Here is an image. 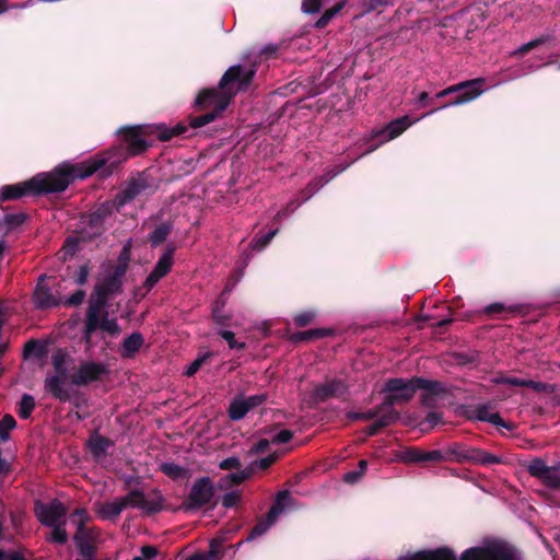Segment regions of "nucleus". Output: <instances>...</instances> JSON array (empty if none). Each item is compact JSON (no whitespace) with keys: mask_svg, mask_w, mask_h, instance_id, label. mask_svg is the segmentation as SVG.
I'll return each instance as SVG.
<instances>
[{"mask_svg":"<svg viewBox=\"0 0 560 560\" xmlns=\"http://www.w3.org/2000/svg\"><path fill=\"white\" fill-rule=\"evenodd\" d=\"M459 560H520L517 550L505 542L466 549Z\"/></svg>","mask_w":560,"mask_h":560,"instance_id":"nucleus-9","label":"nucleus"},{"mask_svg":"<svg viewBox=\"0 0 560 560\" xmlns=\"http://www.w3.org/2000/svg\"><path fill=\"white\" fill-rule=\"evenodd\" d=\"M113 445L114 442L109 438L100 435L97 432L93 433L88 440L90 452L95 458L104 456Z\"/></svg>","mask_w":560,"mask_h":560,"instance_id":"nucleus-28","label":"nucleus"},{"mask_svg":"<svg viewBox=\"0 0 560 560\" xmlns=\"http://www.w3.org/2000/svg\"><path fill=\"white\" fill-rule=\"evenodd\" d=\"M255 74V65L249 67L234 65L221 77L219 81V89L224 91H235L236 94L238 90L246 89L252 84Z\"/></svg>","mask_w":560,"mask_h":560,"instance_id":"nucleus-12","label":"nucleus"},{"mask_svg":"<svg viewBox=\"0 0 560 560\" xmlns=\"http://www.w3.org/2000/svg\"><path fill=\"white\" fill-rule=\"evenodd\" d=\"M316 317L314 311L307 310L294 315L293 320L298 327H305L310 325Z\"/></svg>","mask_w":560,"mask_h":560,"instance_id":"nucleus-49","label":"nucleus"},{"mask_svg":"<svg viewBox=\"0 0 560 560\" xmlns=\"http://www.w3.org/2000/svg\"><path fill=\"white\" fill-rule=\"evenodd\" d=\"M174 252L175 247L168 246L162 254V256L159 258L153 268L163 277H165L172 270V267L174 265Z\"/></svg>","mask_w":560,"mask_h":560,"instance_id":"nucleus-34","label":"nucleus"},{"mask_svg":"<svg viewBox=\"0 0 560 560\" xmlns=\"http://www.w3.org/2000/svg\"><path fill=\"white\" fill-rule=\"evenodd\" d=\"M278 459V454L277 453H273V454H270L266 457H262L260 459H257L255 460L252 465L261 469V470H266L268 469L272 464H275Z\"/></svg>","mask_w":560,"mask_h":560,"instance_id":"nucleus-59","label":"nucleus"},{"mask_svg":"<svg viewBox=\"0 0 560 560\" xmlns=\"http://www.w3.org/2000/svg\"><path fill=\"white\" fill-rule=\"evenodd\" d=\"M214 483L210 477H200L192 483L187 498L182 502L180 509L184 512L198 511L212 502L214 498Z\"/></svg>","mask_w":560,"mask_h":560,"instance_id":"nucleus-10","label":"nucleus"},{"mask_svg":"<svg viewBox=\"0 0 560 560\" xmlns=\"http://www.w3.org/2000/svg\"><path fill=\"white\" fill-rule=\"evenodd\" d=\"M420 451H421V448H419V447H407L401 453V460L404 463L419 464L420 463Z\"/></svg>","mask_w":560,"mask_h":560,"instance_id":"nucleus-56","label":"nucleus"},{"mask_svg":"<svg viewBox=\"0 0 560 560\" xmlns=\"http://www.w3.org/2000/svg\"><path fill=\"white\" fill-rule=\"evenodd\" d=\"M23 352L25 358L34 354L36 358L40 359L46 354V348L38 340L31 339L24 345Z\"/></svg>","mask_w":560,"mask_h":560,"instance_id":"nucleus-43","label":"nucleus"},{"mask_svg":"<svg viewBox=\"0 0 560 560\" xmlns=\"http://www.w3.org/2000/svg\"><path fill=\"white\" fill-rule=\"evenodd\" d=\"M235 91H224L218 88L201 89L194 102L196 110L202 112L200 115H189L185 120L177 122L173 127L164 124L155 126L154 132L160 141H170L174 137L190 138L192 132L210 122L222 117Z\"/></svg>","mask_w":560,"mask_h":560,"instance_id":"nucleus-2","label":"nucleus"},{"mask_svg":"<svg viewBox=\"0 0 560 560\" xmlns=\"http://www.w3.org/2000/svg\"><path fill=\"white\" fill-rule=\"evenodd\" d=\"M332 330L329 328H315L308 329L304 331L293 332L290 337V340L294 343L298 342H306L312 340L322 339L324 337L330 336Z\"/></svg>","mask_w":560,"mask_h":560,"instance_id":"nucleus-30","label":"nucleus"},{"mask_svg":"<svg viewBox=\"0 0 560 560\" xmlns=\"http://www.w3.org/2000/svg\"><path fill=\"white\" fill-rule=\"evenodd\" d=\"M16 427V421L11 415H5L0 420V439L8 441L10 438L9 432Z\"/></svg>","mask_w":560,"mask_h":560,"instance_id":"nucleus-46","label":"nucleus"},{"mask_svg":"<svg viewBox=\"0 0 560 560\" xmlns=\"http://www.w3.org/2000/svg\"><path fill=\"white\" fill-rule=\"evenodd\" d=\"M124 504L119 498L113 502H106L100 506L97 514L102 520L115 521L120 513L125 510Z\"/></svg>","mask_w":560,"mask_h":560,"instance_id":"nucleus-31","label":"nucleus"},{"mask_svg":"<svg viewBox=\"0 0 560 560\" xmlns=\"http://www.w3.org/2000/svg\"><path fill=\"white\" fill-rule=\"evenodd\" d=\"M322 0H303L302 11L307 14L317 13L320 10Z\"/></svg>","mask_w":560,"mask_h":560,"instance_id":"nucleus-63","label":"nucleus"},{"mask_svg":"<svg viewBox=\"0 0 560 560\" xmlns=\"http://www.w3.org/2000/svg\"><path fill=\"white\" fill-rule=\"evenodd\" d=\"M553 39L552 35H541L526 44L520 46L514 52L513 56H524L530 50L538 48Z\"/></svg>","mask_w":560,"mask_h":560,"instance_id":"nucleus-39","label":"nucleus"},{"mask_svg":"<svg viewBox=\"0 0 560 560\" xmlns=\"http://www.w3.org/2000/svg\"><path fill=\"white\" fill-rule=\"evenodd\" d=\"M35 407L36 402L34 397L30 394H23L18 408L19 417L23 420L30 419Z\"/></svg>","mask_w":560,"mask_h":560,"instance_id":"nucleus-38","label":"nucleus"},{"mask_svg":"<svg viewBox=\"0 0 560 560\" xmlns=\"http://www.w3.org/2000/svg\"><path fill=\"white\" fill-rule=\"evenodd\" d=\"M442 462H454L458 464H474L481 466H491L503 464L501 456L491 454L482 448L467 446L462 443H452L439 450Z\"/></svg>","mask_w":560,"mask_h":560,"instance_id":"nucleus-4","label":"nucleus"},{"mask_svg":"<svg viewBox=\"0 0 560 560\" xmlns=\"http://www.w3.org/2000/svg\"><path fill=\"white\" fill-rule=\"evenodd\" d=\"M348 393L349 387L342 380L332 378L325 383L317 384L312 392V398L316 402H324L330 398L345 399Z\"/></svg>","mask_w":560,"mask_h":560,"instance_id":"nucleus-17","label":"nucleus"},{"mask_svg":"<svg viewBox=\"0 0 560 560\" xmlns=\"http://www.w3.org/2000/svg\"><path fill=\"white\" fill-rule=\"evenodd\" d=\"M148 128L143 126L122 127L118 133L120 143L96 153L90 159L73 164L77 171L75 176L84 179L93 174L102 179L121 171L124 164L131 158L142 154L150 147L145 140Z\"/></svg>","mask_w":560,"mask_h":560,"instance_id":"nucleus-1","label":"nucleus"},{"mask_svg":"<svg viewBox=\"0 0 560 560\" xmlns=\"http://www.w3.org/2000/svg\"><path fill=\"white\" fill-rule=\"evenodd\" d=\"M156 189L154 178L148 171L137 172L126 180L125 187L116 195V208L119 210L140 196H151Z\"/></svg>","mask_w":560,"mask_h":560,"instance_id":"nucleus-6","label":"nucleus"},{"mask_svg":"<svg viewBox=\"0 0 560 560\" xmlns=\"http://www.w3.org/2000/svg\"><path fill=\"white\" fill-rule=\"evenodd\" d=\"M526 471L537 479H541L549 469H551L546 462L540 457H534L526 466Z\"/></svg>","mask_w":560,"mask_h":560,"instance_id":"nucleus-37","label":"nucleus"},{"mask_svg":"<svg viewBox=\"0 0 560 560\" xmlns=\"http://www.w3.org/2000/svg\"><path fill=\"white\" fill-rule=\"evenodd\" d=\"M452 357L459 366H477L480 363V355L477 351H458L454 352Z\"/></svg>","mask_w":560,"mask_h":560,"instance_id":"nucleus-36","label":"nucleus"},{"mask_svg":"<svg viewBox=\"0 0 560 560\" xmlns=\"http://www.w3.org/2000/svg\"><path fill=\"white\" fill-rule=\"evenodd\" d=\"M415 385L416 390L422 389L423 393L434 397L443 396L447 393L445 384L440 381L415 376Z\"/></svg>","mask_w":560,"mask_h":560,"instance_id":"nucleus-27","label":"nucleus"},{"mask_svg":"<svg viewBox=\"0 0 560 560\" xmlns=\"http://www.w3.org/2000/svg\"><path fill=\"white\" fill-rule=\"evenodd\" d=\"M483 84L485 79L477 78L447 86L446 89L435 94V96L433 97L434 101L438 98L448 96L451 94H456L455 97L439 107L432 108L427 115L433 114L442 108L463 105L476 100L478 96L482 94Z\"/></svg>","mask_w":560,"mask_h":560,"instance_id":"nucleus-5","label":"nucleus"},{"mask_svg":"<svg viewBox=\"0 0 560 560\" xmlns=\"http://www.w3.org/2000/svg\"><path fill=\"white\" fill-rule=\"evenodd\" d=\"M241 495L236 491H230L222 497L221 503L225 509H231L240 501Z\"/></svg>","mask_w":560,"mask_h":560,"instance_id":"nucleus-62","label":"nucleus"},{"mask_svg":"<svg viewBox=\"0 0 560 560\" xmlns=\"http://www.w3.org/2000/svg\"><path fill=\"white\" fill-rule=\"evenodd\" d=\"M428 463H441V453L439 450L432 451H420V463L419 464H428Z\"/></svg>","mask_w":560,"mask_h":560,"instance_id":"nucleus-57","label":"nucleus"},{"mask_svg":"<svg viewBox=\"0 0 560 560\" xmlns=\"http://www.w3.org/2000/svg\"><path fill=\"white\" fill-rule=\"evenodd\" d=\"M173 231L172 222H162L149 234V242L152 247L163 244Z\"/></svg>","mask_w":560,"mask_h":560,"instance_id":"nucleus-32","label":"nucleus"},{"mask_svg":"<svg viewBox=\"0 0 560 560\" xmlns=\"http://www.w3.org/2000/svg\"><path fill=\"white\" fill-rule=\"evenodd\" d=\"M113 214V206L109 202L101 203L94 211L82 217L83 223L93 231V235H100L105 230V221Z\"/></svg>","mask_w":560,"mask_h":560,"instance_id":"nucleus-20","label":"nucleus"},{"mask_svg":"<svg viewBox=\"0 0 560 560\" xmlns=\"http://www.w3.org/2000/svg\"><path fill=\"white\" fill-rule=\"evenodd\" d=\"M223 540L221 538H213L209 544V551L203 552L208 560H220L223 557Z\"/></svg>","mask_w":560,"mask_h":560,"instance_id":"nucleus-45","label":"nucleus"},{"mask_svg":"<svg viewBox=\"0 0 560 560\" xmlns=\"http://www.w3.org/2000/svg\"><path fill=\"white\" fill-rule=\"evenodd\" d=\"M411 124L409 116H402L392 120L383 129L374 131L370 141H378L375 144H370L364 154L371 153L376 150L380 144L399 137Z\"/></svg>","mask_w":560,"mask_h":560,"instance_id":"nucleus-15","label":"nucleus"},{"mask_svg":"<svg viewBox=\"0 0 560 560\" xmlns=\"http://www.w3.org/2000/svg\"><path fill=\"white\" fill-rule=\"evenodd\" d=\"M292 439L293 432L291 430L284 429L276 433L270 441L272 444H284L290 442Z\"/></svg>","mask_w":560,"mask_h":560,"instance_id":"nucleus-60","label":"nucleus"},{"mask_svg":"<svg viewBox=\"0 0 560 560\" xmlns=\"http://www.w3.org/2000/svg\"><path fill=\"white\" fill-rule=\"evenodd\" d=\"M393 0H363L362 7L365 13L376 11L381 8L392 5Z\"/></svg>","mask_w":560,"mask_h":560,"instance_id":"nucleus-52","label":"nucleus"},{"mask_svg":"<svg viewBox=\"0 0 560 560\" xmlns=\"http://www.w3.org/2000/svg\"><path fill=\"white\" fill-rule=\"evenodd\" d=\"M73 164L55 167L50 173L33 176L28 180L4 185L1 188L0 200H16L25 196H42L65 191L71 183L79 179Z\"/></svg>","mask_w":560,"mask_h":560,"instance_id":"nucleus-3","label":"nucleus"},{"mask_svg":"<svg viewBox=\"0 0 560 560\" xmlns=\"http://www.w3.org/2000/svg\"><path fill=\"white\" fill-rule=\"evenodd\" d=\"M218 334L222 339H224L228 342L230 349H237V350L245 349V347H246L245 342H238L235 339V334L233 331L220 330Z\"/></svg>","mask_w":560,"mask_h":560,"instance_id":"nucleus-50","label":"nucleus"},{"mask_svg":"<svg viewBox=\"0 0 560 560\" xmlns=\"http://www.w3.org/2000/svg\"><path fill=\"white\" fill-rule=\"evenodd\" d=\"M540 481L550 489H560V476L552 469H549Z\"/></svg>","mask_w":560,"mask_h":560,"instance_id":"nucleus-55","label":"nucleus"},{"mask_svg":"<svg viewBox=\"0 0 560 560\" xmlns=\"http://www.w3.org/2000/svg\"><path fill=\"white\" fill-rule=\"evenodd\" d=\"M387 411H390L387 407H383V401L375 406L374 408L368 410V411H364V412H361V419L362 421H370V420H373V419H377L381 415H384L386 413Z\"/></svg>","mask_w":560,"mask_h":560,"instance_id":"nucleus-51","label":"nucleus"},{"mask_svg":"<svg viewBox=\"0 0 560 560\" xmlns=\"http://www.w3.org/2000/svg\"><path fill=\"white\" fill-rule=\"evenodd\" d=\"M291 493L289 490H282L279 491L276 500L273 501L272 505L270 506L267 515L270 521H277L279 515L284 511L285 502L290 500Z\"/></svg>","mask_w":560,"mask_h":560,"instance_id":"nucleus-33","label":"nucleus"},{"mask_svg":"<svg viewBox=\"0 0 560 560\" xmlns=\"http://www.w3.org/2000/svg\"><path fill=\"white\" fill-rule=\"evenodd\" d=\"M242 464L238 457L231 456L228 458H224L219 463V468L222 470H232V469H238L241 468Z\"/></svg>","mask_w":560,"mask_h":560,"instance_id":"nucleus-61","label":"nucleus"},{"mask_svg":"<svg viewBox=\"0 0 560 560\" xmlns=\"http://www.w3.org/2000/svg\"><path fill=\"white\" fill-rule=\"evenodd\" d=\"M25 220L26 215L24 213H10L4 215V223L9 230L20 226Z\"/></svg>","mask_w":560,"mask_h":560,"instance_id":"nucleus-53","label":"nucleus"},{"mask_svg":"<svg viewBox=\"0 0 560 560\" xmlns=\"http://www.w3.org/2000/svg\"><path fill=\"white\" fill-rule=\"evenodd\" d=\"M35 512L39 522L45 526H55L67 514L65 504L55 499L50 503L36 502Z\"/></svg>","mask_w":560,"mask_h":560,"instance_id":"nucleus-18","label":"nucleus"},{"mask_svg":"<svg viewBox=\"0 0 560 560\" xmlns=\"http://www.w3.org/2000/svg\"><path fill=\"white\" fill-rule=\"evenodd\" d=\"M144 343L143 335L139 331L132 332L125 338L119 348V354L124 359H132Z\"/></svg>","mask_w":560,"mask_h":560,"instance_id":"nucleus-23","label":"nucleus"},{"mask_svg":"<svg viewBox=\"0 0 560 560\" xmlns=\"http://www.w3.org/2000/svg\"><path fill=\"white\" fill-rule=\"evenodd\" d=\"M382 393L385 394L383 407L396 410L394 406L409 402L417 393L415 376L409 380L402 377L388 378L384 384Z\"/></svg>","mask_w":560,"mask_h":560,"instance_id":"nucleus-8","label":"nucleus"},{"mask_svg":"<svg viewBox=\"0 0 560 560\" xmlns=\"http://www.w3.org/2000/svg\"><path fill=\"white\" fill-rule=\"evenodd\" d=\"M124 509L130 506L142 510L145 514H155L163 510L164 499L160 491L153 490L148 495L140 489H133L126 495L119 497Z\"/></svg>","mask_w":560,"mask_h":560,"instance_id":"nucleus-11","label":"nucleus"},{"mask_svg":"<svg viewBox=\"0 0 560 560\" xmlns=\"http://www.w3.org/2000/svg\"><path fill=\"white\" fill-rule=\"evenodd\" d=\"M279 233V229H273L271 231H269L268 233L266 234H262V235H256L253 241H252V246H253V249L255 250H262L264 248H266L270 242L272 241V238Z\"/></svg>","mask_w":560,"mask_h":560,"instance_id":"nucleus-44","label":"nucleus"},{"mask_svg":"<svg viewBox=\"0 0 560 560\" xmlns=\"http://www.w3.org/2000/svg\"><path fill=\"white\" fill-rule=\"evenodd\" d=\"M267 399H268V395L264 393V394L249 396L248 398L245 399V402L248 406V409L250 411L252 409L265 404L267 401Z\"/></svg>","mask_w":560,"mask_h":560,"instance_id":"nucleus-64","label":"nucleus"},{"mask_svg":"<svg viewBox=\"0 0 560 560\" xmlns=\"http://www.w3.org/2000/svg\"><path fill=\"white\" fill-rule=\"evenodd\" d=\"M67 353L59 349L51 355V364L55 370L54 375H47L44 381V388L55 399L66 402L71 399L68 388L65 387L68 369L66 368Z\"/></svg>","mask_w":560,"mask_h":560,"instance_id":"nucleus-7","label":"nucleus"},{"mask_svg":"<svg viewBox=\"0 0 560 560\" xmlns=\"http://www.w3.org/2000/svg\"><path fill=\"white\" fill-rule=\"evenodd\" d=\"M160 470L173 480H180L187 476V469L175 463H162Z\"/></svg>","mask_w":560,"mask_h":560,"instance_id":"nucleus-41","label":"nucleus"},{"mask_svg":"<svg viewBox=\"0 0 560 560\" xmlns=\"http://www.w3.org/2000/svg\"><path fill=\"white\" fill-rule=\"evenodd\" d=\"M84 522L85 520L83 517L80 518L78 530L73 536V540L80 555L84 559H91L96 552V547L93 544L92 539L89 537L88 533H85L84 530Z\"/></svg>","mask_w":560,"mask_h":560,"instance_id":"nucleus-22","label":"nucleus"},{"mask_svg":"<svg viewBox=\"0 0 560 560\" xmlns=\"http://www.w3.org/2000/svg\"><path fill=\"white\" fill-rule=\"evenodd\" d=\"M108 300L104 298V294H96L93 290L92 294L89 299V306L85 313V320L90 323V325H94L95 317L101 316L103 312H105V307L107 306Z\"/></svg>","mask_w":560,"mask_h":560,"instance_id":"nucleus-26","label":"nucleus"},{"mask_svg":"<svg viewBox=\"0 0 560 560\" xmlns=\"http://www.w3.org/2000/svg\"><path fill=\"white\" fill-rule=\"evenodd\" d=\"M108 374L107 366L102 362L84 361L73 368L70 383L78 387L88 386L93 382H100Z\"/></svg>","mask_w":560,"mask_h":560,"instance_id":"nucleus-13","label":"nucleus"},{"mask_svg":"<svg viewBox=\"0 0 560 560\" xmlns=\"http://www.w3.org/2000/svg\"><path fill=\"white\" fill-rule=\"evenodd\" d=\"M249 412L245 398L236 397L229 406L228 416L232 421L242 420Z\"/></svg>","mask_w":560,"mask_h":560,"instance_id":"nucleus-35","label":"nucleus"},{"mask_svg":"<svg viewBox=\"0 0 560 560\" xmlns=\"http://www.w3.org/2000/svg\"><path fill=\"white\" fill-rule=\"evenodd\" d=\"M252 475L253 468H246L237 472L228 474L219 479L218 488L225 490L233 486H237L244 482L246 479L250 478Z\"/></svg>","mask_w":560,"mask_h":560,"instance_id":"nucleus-29","label":"nucleus"},{"mask_svg":"<svg viewBox=\"0 0 560 560\" xmlns=\"http://www.w3.org/2000/svg\"><path fill=\"white\" fill-rule=\"evenodd\" d=\"M46 275L38 278L35 291L33 293V301L38 310H48L59 305V300L54 295L51 290L44 283Z\"/></svg>","mask_w":560,"mask_h":560,"instance_id":"nucleus-21","label":"nucleus"},{"mask_svg":"<svg viewBox=\"0 0 560 560\" xmlns=\"http://www.w3.org/2000/svg\"><path fill=\"white\" fill-rule=\"evenodd\" d=\"M493 383L498 385H510V386H520L532 388L538 393L545 392L547 389V384L542 382H535L532 380H523L513 376H505L503 374L498 375L493 378Z\"/></svg>","mask_w":560,"mask_h":560,"instance_id":"nucleus-24","label":"nucleus"},{"mask_svg":"<svg viewBox=\"0 0 560 560\" xmlns=\"http://www.w3.org/2000/svg\"><path fill=\"white\" fill-rule=\"evenodd\" d=\"M490 404H479L476 406H469L465 409L464 416L467 420L470 421H482L489 422L497 427H502L508 430H513L514 424L512 422H506L502 419L499 412H491Z\"/></svg>","mask_w":560,"mask_h":560,"instance_id":"nucleus-16","label":"nucleus"},{"mask_svg":"<svg viewBox=\"0 0 560 560\" xmlns=\"http://www.w3.org/2000/svg\"><path fill=\"white\" fill-rule=\"evenodd\" d=\"M223 302H215L212 307V317L218 325L228 326L231 317L223 313Z\"/></svg>","mask_w":560,"mask_h":560,"instance_id":"nucleus-48","label":"nucleus"},{"mask_svg":"<svg viewBox=\"0 0 560 560\" xmlns=\"http://www.w3.org/2000/svg\"><path fill=\"white\" fill-rule=\"evenodd\" d=\"M54 529L51 532V540L63 545L68 541V534L65 528H62L59 524L51 526Z\"/></svg>","mask_w":560,"mask_h":560,"instance_id":"nucleus-58","label":"nucleus"},{"mask_svg":"<svg viewBox=\"0 0 560 560\" xmlns=\"http://www.w3.org/2000/svg\"><path fill=\"white\" fill-rule=\"evenodd\" d=\"M368 469V460L360 459L358 463V469L350 470L343 475V481L348 485L357 483L366 472Z\"/></svg>","mask_w":560,"mask_h":560,"instance_id":"nucleus-42","label":"nucleus"},{"mask_svg":"<svg viewBox=\"0 0 560 560\" xmlns=\"http://www.w3.org/2000/svg\"><path fill=\"white\" fill-rule=\"evenodd\" d=\"M97 330H101L103 334L110 337H117L121 332V327L119 326L117 318H109L108 311H105L101 316L95 317L94 325H90L88 320H84L82 339L86 346H92V337Z\"/></svg>","mask_w":560,"mask_h":560,"instance_id":"nucleus-14","label":"nucleus"},{"mask_svg":"<svg viewBox=\"0 0 560 560\" xmlns=\"http://www.w3.org/2000/svg\"><path fill=\"white\" fill-rule=\"evenodd\" d=\"M443 422V413L438 411H430L423 421L420 423L422 431H429L435 425Z\"/></svg>","mask_w":560,"mask_h":560,"instance_id":"nucleus-47","label":"nucleus"},{"mask_svg":"<svg viewBox=\"0 0 560 560\" xmlns=\"http://www.w3.org/2000/svg\"><path fill=\"white\" fill-rule=\"evenodd\" d=\"M126 266L118 265L114 271L106 277L102 282H98L94 287L96 294H104V298L109 300L110 296L119 293L122 287V279L126 275Z\"/></svg>","mask_w":560,"mask_h":560,"instance_id":"nucleus-19","label":"nucleus"},{"mask_svg":"<svg viewBox=\"0 0 560 560\" xmlns=\"http://www.w3.org/2000/svg\"><path fill=\"white\" fill-rule=\"evenodd\" d=\"M275 523V521H270L268 518V515L266 516L265 520H259L257 522V524L252 528L249 535L242 541H240L237 545H242L243 542H249L260 536H262L264 534H266L268 532V529L270 528V526Z\"/></svg>","mask_w":560,"mask_h":560,"instance_id":"nucleus-40","label":"nucleus"},{"mask_svg":"<svg viewBox=\"0 0 560 560\" xmlns=\"http://www.w3.org/2000/svg\"><path fill=\"white\" fill-rule=\"evenodd\" d=\"M512 311H513L512 307H508L501 302H494V303L487 305L483 310V313L486 315L493 316V315H501L503 313L512 312Z\"/></svg>","mask_w":560,"mask_h":560,"instance_id":"nucleus-54","label":"nucleus"},{"mask_svg":"<svg viewBox=\"0 0 560 560\" xmlns=\"http://www.w3.org/2000/svg\"><path fill=\"white\" fill-rule=\"evenodd\" d=\"M399 417L400 413L397 410H390L384 415H381L373 423L364 429L365 435L374 436L378 434L383 429L397 422Z\"/></svg>","mask_w":560,"mask_h":560,"instance_id":"nucleus-25","label":"nucleus"}]
</instances>
